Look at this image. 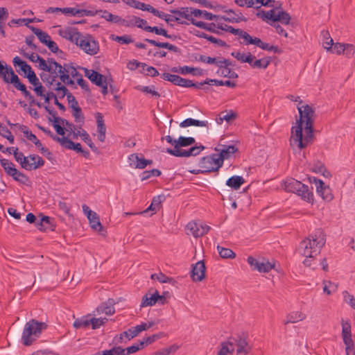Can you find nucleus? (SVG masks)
<instances>
[{"label": "nucleus", "instance_id": "f257e3e1", "mask_svg": "<svg viewBox=\"0 0 355 355\" xmlns=\"http://www.w3.org/2000/svg\"><path fill=\"white\" fill-rule=\"evenodd\" d=\"M302 103V101H300L297 105L299 119L296 120V125L291 128L290 139L291 146L293 148L297 147L299 150L306 148L314 139L315 110L312 106Z\"/></svg>", "mask_w": 355, "mask_h": 355}, {"label": "nucleus", "instance_id": "f03ea898", "mask_svg": "<svg viewBox=\"0 0 355 355\" xmlns=\"http://www.w3.org/2000/svg\"><path fill=\"white\" fill-rule=\"evenodd\" d=\"M46 327V323L32 319L25 324L21 336L22 343L25 346L32 345L36 338L40 336L42 329H45Z\"/></svg>", "mask_w": 355, "mask_h": 355}, {"label": "nucleus", "instance_id": "7ed1b4c3", "mask_svg": "<svg viewBox=\"0 0 355 355\" xmlns=\"http://www.w3.org/2000/svg\"><path fill=\"white\" fill-rule=\"evenodd\" d=\"M284 189L287 192L295 193L308 202H313V194L309 187L294 178H287L284 181Z\"/></svg>", "mask_w": 355, "mask_h": 355}, {"label": "nucleus", "instance_id": "20e7f679", "mask_svg": "<svg viewBox=\"0 0 355 355\" xmlns=\"http://www.w3.org/2000/svg\"><path fill=\"white\" fill-rule=\"evenodd\" d=\"M256 16L265 21H271L274 23L280 21L282 24L285 25L289 24L291 19L289 13L284 10H281L275 15V9H272L267 12L261 10L256 13Z\"/></svg>", "mask_w": 355, "mask_h": 355}, {"label": "nucleus", "instance_id": "39448f33", "mask_svg": "<svg viewBox=\"0 0 355 355\" xmlns=\"http://www.w3.org/2000/svg\"><path fill=\"white\" fill-rule=\"evenodd\" d=\"M76 44L90 55H94L99 51L98 42L91 35H83L81 34Z\"/></svg>", "mask_w": 355, "mask_h": 355}, {"label": "nucleus", "instance_id": "423d86ee", "mask_svg": "<svg viewBox=\"0 0 355 355\" xmlns=\"http://www.w3.org/2000/svg\"><path fill=\"white\" fill-rule=\"evenodd\" d=\"M311 238V245H309V248H311L314 257L317 255L320 249L324 245L325 243V236L323 232L318 229L315 231L314 234L309 236Z\"/></svg>", "mask_w": 355, "mask_h": 355}, {"label": "nucleus", "instance_id": "0eeeda50", "mask_svg": "<svg viewBox=\"0 0 355 355\" xmlns=\"http://www.w3.org/2000/svg\"><path fill=\"white\" fill-rule=\"evenodd\" d=\"M211 227L202 223L191 221L187 226L186 230L188 231L187 234H191L195 238H198L207 234Z\"/></svg>", "mask_w": 355, "mask_h": 355}, {"label": "nucleus", "instance_id": "6e6552de", "mask_svg": "<svg viewBox=\"0 0 355 355\" xmlns=\"http://www.w3.org/2000/svg\"><path fill=\"white\" fill-rule=\"evenodd\" d=\"M217 158V154L203 157L200 159V165L207 173L218 171L221 166H219V162L218 163Z\"/></svg>", "mask_w": 355, "mask_h": 355}, {"label": "nucleus", "instance_id": "1a4fd4ad", "mask_svg": "<svg viewBox=\"0 0 355 355\" xmlns=\"http://www.w3.org/2000/svg\"><path fill=\"white\" fill-rule=\"evenodd\" d=\"M309 180L311 183L315 184L316 191L323 200L330 201L333 199L331 189L328 186H325L323 181L315 177H309Z\"/></svg>", "mask_w": 355, "mask_h": 355}, {"label": "nucleus", "instance_id": "9d476101", "mask_svg": "<svg viewBox=\"0 0 355 355\" xmlns=\"http://www.w3.org/2000/svg\"><path fill=\"white\" fill-rule=\"evenodd\" d=\"M230 342L232 344L230 347H234L236 355H247L251 350V346L244 338L239 337Z\"/></svg>", "mask_w": 355, "mask_h": 355}, {"label": "nucleus", "instance_id": "9b49d317", "mask_svg": "<svg viewBox=\"0 0 355 355\" xmlns=\"http://www.w3.org/2000/svg\"><path fill=\"white\" fill-rule=\"evenodd\" d=\"M128 159L130 162V166L131 167L139 169L145 168L147 165L151 164L153 163L151 159H146L144 157H139L137 153H133L129 155Z\"/></svg>", "mask_w": 355, "mask_h": 355}, {"label": "nucleus", "instance_id": "f8f14e48", "mask_svg": "<svg viewBox=\"0 0 355 355\" xmlns=\"http://www.w3.org/2000/svg\"><path fill=\"white\" fill-rule=\"evenodd\" d=\"M205 265L202 261H198L191 272V277L194 282H200L205 277Z\"/></svg>", "mask_w": 355, "mask_h": 355}, {"label": "nucleus", "instance_id": "ddd939ff", "mask_svg": "<svg viewBox=\"0 0 355 355\" xmlns=\"http://www.w3.org/2000/svg\"><path fill=\"white\" fill-rule=\"evenodd\" d=\"M58 33L62 37L69 40L74 44H77V41H78L81 35V33L78 31L77 28L71 27H67L65 29L60 30Z\"/></svg>", "mask_w": 355, "mask_h": 355}, {"label": "nucleus", "instance_id": "4468645a", "mask_svg": "<svg viewBox=\"0 0 355 355\" xmlns=\"http://www.w3.org/2000/svg\"><path fill=\"white\" fill-rule=\"evenodd\" d=\"M224 12L227 13V15L232 14L235 16V17H227L225 16H221L220 19L224 20L225 21L229 22V23H239L241 21L246 22L248 21V19L243 15L241 12L239 11H235L232 9H228L225 10Z\"/></svg>", "mask_w": 355, "mask_h": 355}, {"label": "nucleus", "instance_id": "2eb2a0df", "mask_svg": "<svg viewBox=\"0 0 355 355\" xmlns=\"http://www.w3.org/2000/svg\"><path fill=\"white\" fill-rule=\"evenodd\" d=\"M215 150H220V154L219 155H218L217 158V162L218 163L219 162V166H223L224 159H228L232 154L237 151V148L233 145L225 146L221 150H218L217 148H215Z\"/></svg>", "mask_w": 355, "mask_h": 355}, {"label": "nucleus", "instance_id": "dca6fc26", "mask_svg": "<svg viewBox=\"0 0 355 355\" xmlns=\"http://www.w3.org/2000/svg\"><path fill=\"white\" fill-rule=\"evenodd\" d=\"M15 76L17 75L13 69L6 64H3V62L0 60V77L3 78V81L6 83H10V80Z\"/></svg>", "mask_w": 355, "mask_h": 355}, {"label": "nucleus", "instance_id": "f3484780", "mask_svg": "<svg viewBox=\"0 0 355 355\" xmlns=\"http://www.w3.org/2000/svg\"><path fill=\"white\" fill-rule=\"evenodd\" d=\"M10 83L12 84L17 90L20 91L23 95L28 98L29 102L34 98L31 92L27 90L26 85L21 83L18 76H15V77L13 76L12 79L10 80Z\"/></svg>", "mask_w": 355, "mask_h": 355}, {"label": "nucleus", "instance_id": "a211bd4d", "mask_svg": "<svg viewBox=\"0 0 355 355\" xmlns=\"http://www.w3.org/2000/svg\"><path fill=\"white\" fill-rule=\"evenodd\" d=\"M28 157V166L25 168L28 171L39 168L44 165V159L37 155H30Z\"/></svg>", "mask_w": 355, "mask_h": 355}, {"label": "nucleus", "instance_id": "6ab92c4d", "mask_svg": "<svg viewBox=\"0 0 355 355\" xmlns=\"http://www.w3.org/2000/svg\"><path fill=\"white\" fill-rule=\"evenodd\" d=\"M115 304L114 300L110 298L107 302H103L98 308V313H105L107 315H111L114 313L115 309L114 305Z\"/></svg>", "mask_w": 355, "mask_h": 355}, {"label": "nucleus", "instance_id": "aec40b11", "mask_svg": "<svg viewBox=\"0 0 355 355\" xmlns=\"http://www.w3.org/2000/svg\"><path fill=\"white\" fill-rule=\"evenodd\" d=\"M85 75L96 85L101 86L103 85L104 76L100 73L94 70L85 69Z\"/></svg>", "mask_w": 355, "mask_h": 355}, {"label": "nucleus", "instance_id": "412c9836", "mask_svg": "<svg viewBox=\"0 0 355 355\" xmlns=\"http://www.w3.org/2000/svg\"><path fill=\"white\" fill-rule=\"evenodd\" d=\"M80 136L81 139L89 146V148L94 151L96 152L98 148L93 143L89 134L83 129L73 132V139H77Z\"/></svg>", "mask_w": 355, "mask_h": 355}, {"label": "nucleus", "instance_id": "4be33fe9", "mask_svg": "<svg viewBox=\"0 0 355 355\" xmlns=\"http://www.w3.org/2000/svg\"><path fill=\"white\" fill-rule=\"evenodd\" d=\"M144 41L159 48H164L175 53H181V50L178 47L168 42H160L151 39H145Z\"/></svg>", "mask_w": 355, "mask_h": 355}, {"label": "nucleus", "instance_id": "5701e85b", "mask_svg": "<svg viewBox=\"0 0 355 355\" xmlns=\"http://www.w3.org/2000/svg\"><path fill=\"white\" fill-rule=\"evenodd\" d=\"M311 245V238L308 237L306 239L302 241L299 245V252L300 254H302L303 256H304L306 258H313L314 257V255L313 254V252L309 248V245Z\"/></svg>", "mask_w": 355, "mask_h": 355}, {"label": "nucleus", "instance_id": "b1692460", "mask_svg": "<svg viewBox=\"0 0 355 355\" xmlns=\"http://www.w3.org/2000/svg\"><path fill=\"white\" fill-rule=\"evenodd\" d=\"M306 318L305 313L301 311H293L288 314L284 321V324L288 323H296L299 321H302Z\"/></svg>", "mask_w": 355, "mask_h": 355}, {"label": "nucleus", "instance_id": "393cba45", "mask_svg": "<svg viewBox=\"0 0 355 355\" xmlns=\"http://www.w3.org/2000/svg\"><path fill=\"white\" fill-rule=\"evenodd\" d=\"M35 227L40 231H46L53 230V225L51 222V218L46 216H42L40 219H37Z\"/></svg>", "mask_w": 355, "mask_h": 355}, {"label": "nucleus", "instance_id": "a878e982", "mask_svg": "<svg viewBox=\"0 0 355 355\" xmlns=\"http://www.w3.org/2000/svg\"><path fill=\"white\" fill-rule=\"evenodd\" d=\"M13 64L15 67H19L20 70L26 76L33 71L31 67L25 61L22 60L19 57L16 56L12 60Z\"/></svg>", "mask_w": 355, "mask_h": 355}, {"label": "nucleus", "instance_id": "bb28decb", "mask_svg": "<svg viewBox=\"0 0 355 355\" xmlns=\"http://www.w3.org/2000/svg\"><path fill=\"white\" fill-rule=\"evenodd\" d=\"M0 163L6 174L12 178L14 177L17 170L15 168V164L8 159L4 158L0 159Z\"/></svg>", "mask_w": 355, "mask_h": 355}, {"label": "nucleus", "instance_id": "cd10ccee", "mask_svg": "<svg viewBox=\"0 0 355 355\" xmlns=\"http://www.w3.org/2000/svg\"><path fill=\"white\" fill-rule=\"evenodd\" d=\"M244 182L245 180L243 177L234 175L227 180L226 185L234 190H238Z\"/></svg>", "mask_w": 355, "mask_h": 355}, {"label": "nucleus", "instance_id": "c85d7f7f", "mask_svg": "<svg viewBox=\"0 0 355 355\" xmlns=\"http://www.w3.org/2000/svg\"><path fill=\"white\" fill-rule=\"evenodd\" d=\"M192 24L211 33L220 34V32L215 29L216 25L214 23L207 24L201 21L192 20Z\"/></svg>", "mask_w": 355, "mask_h": 355}, {"label": "nucleus", "instance_id": "c756f323", "mask_svg": "<svg viewBox=\"0 0 355 355\" xmlns=\"http://www.w3.org/2000/svg\"><path fill=\"white\" fill-rule=\"evenodd\" d=\"M32 32L37 37L39 40L43 43L44 44H46L48 40H51V36L46 32L35 27V26H28Z\"/></svg>", "mask_w": 355, "mask_h": 355}, {"label": "nucleus", "instance_id": "7c9ffc66", "mask_svg": "<svg viewBox=\"0 0 355 355\" xmlns=\"http://www.w3.org/2000/svg\"><path fill=\"white\" fill-rule=\"evenodd\" d=\"M124 2L130 7L139 9L141 10L148 11L150 12L153 8V6L149 4H146L145 3L137 0H127L124 1Z\"/></svg>", "mask_w": 355, "mask_h": 355}, {"label": "nucleus", "instance_id": "2f4dec72", "mask_svg": "<svg viewBox=\"0 0 355 355\" xmlns=\"http://www.w3.org/2000/svg\"><path fill=\"white\" fill-rule=\"evenodd\" d=\"M88 220H89V224L91 225V227L95 231H98V232H101L103 227L102 224L100 222L99 217L98 214L96 212H93L91 214V216L87 217Z\"/></svg>", "mask_w": 355, "mask_h": 355}, {"label": "nucleus", "instance_id": "473e14b6", "mask_svg": "<svg viewBox=\"0 0 355 355\" xmlns=\"http://www.w3.org/2000/svg\"><path fill=\"white\" fill-rule=\"evenodd\" d=\"M271 58L270 57L268 58H263L259 60H256L254 61V60L252 61V62L249 63V64L253 68V69H266L268 65L270 64Z\"/></svg>", "mask_w": 355, "mask_h": 355}, {"label": "nucleus", "instance_id": "72a5a7b5", "mask_svg": "<svg viewBox=\"0 0 355 355\" xmlns=\"http://www.w3.org/2000/svg\"><path fill=\"white\" fill-rule=\"evenodd\" d=\"M170 12L172 14L176 15L178 17H183L191 21L192 24V20H196L191 17V15L189 13V8L188 7H182L180 10L178 9H173L171 10Z\"/></svg>", "mask_w": 355, "mask_h": 355}, {"label": "nucleus", "instance_id": "f704fd0d", "mask_svg": "<svg viewBox=\"0 0 355 355\" xmlns=\"http://www.w3.org/2000/svg\"><path fill=\"white\" fill-rule=\"evenodd\" d=\"M56 73L62 82H64V80H67L69 76V71H67L60 64H59V67H53V71L51 72V75H56Z\"/></svg>", "mask_w": 355, "mask_h": 355}, {"label": "nucleus", "instance_id": "c9c22d12", "mask_svg": "<svg viewBox=\"0 0 355 355\" xmlns=\"http://www.w3.org/2000/svg\"><path fill=\"white\" fill-rule=\"evenodd\" d=\"M231 55L243 63L246 62L248 64L252 62V61L255 58V57L250 52L248 53L247 55H245L244 53H242L239 51L232 52Z\"/></svg>", "mask_w": 355, "mask_h": 355}, {"label": "nucleus", "instance_id": "e433bc0d", "mask_svg": "<svg viewBox=\"0 0 355 355\" xmlns=\"http://www.w3.org/2000/svg\"><path fill=\"white\" fill-rule=\"evenodd\" d=\"M207 124H208L207 121H199V120L189 118V119H187L184 120L183 121H182L180 123V126L182 128H186V127H189L191 125L203 127V126H207Z\"/></svg>", "mask_w": 355, "mask_h": 355}, {"label": "nucleus", "instance_id": "4c0bfd02", "mask_svg": "<svg viewBox=\"0 0 355 355\" xmlns=\"http://www.w3.org/2000/svg\"><path fill=\"white\" fill-rule=\"evenodd\" d=\"M196 140L193 137H185L180 136L177 139V144L175 145V149H180L181 147H187L195 144Z\"/></svg>", "mask_w": 355, "mask_h": 355}, {"label": "nucleus", "instance_id": "58836bf2", "mask_svg": "<svg viewBox=\"0 0 355 355\" xmlns=\"http://www.w3.org/2000/svg\"><path fill=\"white\" fill-rule=\"evenodd\" d=\"M166 153L175 157H190L192 156L191 148L189 150L167 148Z\"/></svg>", "mask_w": 355, "mask_h": 355}, {"label": "nucleus", "instance_id": "ea45409f", "mask_svg": "<svg viewBox=\"0 0 355 355\" xmlns=\"http://www.w3.org/2000/svg\"><path fill=\"white\" fill-rule=\"evenodd\" d=\"M157 302V296L156 293V291L154 293L151 295V296H148V294H146L143 297L141 303V306H153Z\"/></svg>", "mask_w": 355, "mask_h": 355}, {"label": "nucleus", "instance_id": "a19ab883", "mask_svg": "<svg viewBox=\"0 0 355 355\" xmlns=\"http://www.w3.org/2000/svg\"><path fill=\"white\" fill-rule=\"evenodd\" d=\"M13 155L15 160L19 162L23 168H27L28 165V157H24L23 153L19 152L18 148H15L13 151Z\"/></svg>", "mask_w": 355, "mask_h": 355}, {"label": "nucleus", "instance_id": "79ce46f5", "mask_svg": "<svg viewBox=\"0 0 355 355\" xmlns=\"http://www.w3.org/2000/svg\"><path fill=\"white\" fill-rule=\"evenodd\" d=\"M73 327L76 329H87L90 325L89 315L77 318L73 322Z\"/></svg>", "mask_w": 355, "mask_h": 355}, {"label": "nucleus", "instance_id": "37998d69", "mask_svg": "<svg viewBox=\"0 0 355 355\" xmlns=\"http://www.w3.org/2000/svg\"><path fill=\"white\" fill-rule=\"evenodd\" d=\"M217 250L220 257L223 259H234L236 257V254L230 248L217 245Z\"/></svg>", "mask_w": 355, "mask_h": 355}, {"label": "nucleus", "instance_id": "c03bdc74", "mask_svg": "<svg viewBox=\"0 0 355 355\" xmlns=\"http://www.w3.org/2000/svg\"><path fill=\"white\" fill-rule=\"evenodd\" d=\"M180 71L181 74L192 73L194 76H202L203 74L202 69L188 66L180 67Z\"/></svg>", "mask_w": 355, "mask_h": 355}, {"label": "nucleus", "instance_id": "a18cd8bd", "mask_svg": "<svg viewBox=\"0 0 355 355\" xmlns=\"http://www.w3.org/2000/svg\"><path fill=\"white\" fill-rule=\"evenodd\" d=\"M72 112V115L75 118L76 123H80V125H83L85 122V116L82 112L81 108L78 106L74 107Z\"/></svg>", "mask_w": 355, "mask_h": 355}, {"label": "nucleus", "instance_id": "49530a36", "mask_svg": "<svg viewBox=\"0 0 355 355\" xmlns=\"http://www.w3.org/2000/svg\"><path fill=\"white\" fill-rule=\"evenodd\" d=\"M48 120L49 121L53 122V128L58 135L63 136L65 134L64 128L59 124V123H61L62 118L55 117V119H52L51 117H49Z\"/></svg>", "mask_w": 355, "mask_h": 355}, {"label": "nucleus", "instance_id": "de8ad7c7", "mask_svg": "<svg viewBox=\"0 0 355 355\" xmlns=\"http://www.w3.org/2000/svg\"><path fill=\"white\" fill-rule=\"evenodd\" d=\"M230 345H232L230 342L221 343V347L217 355H227L228 354H232L234 352V347L230 348Z\"/></svg>", "mask_w": 355, "mask_h": 355}, {"label": "nucleus", "instance_id": "09e8293b", "mask_svg": "<svg viewBox=\"0 0 355 355\" xmlns=\"http://www.w3.org/2000/svg\"><path fill=\"white\" fill-rule=\"evenodd\" d=\"M101 355H125L124 349L120 346L100 352Z\"/></svg>", "mask_w": 355, "mask_h": 355}, {"label": "nucleus", "instance_id": "8fccbe9b", "mask_svg": "<svg viewBox=\"0 0 355 355\" xmlns=\"http://www.w3.org/2000/svg\"><path fill=\"white\" fill-rule=\"evenodd\" d=\"M35 21V18H33V19H29V18H23V19H12L8 24V25L9 26H11L12 24H19L20 26L24 24L25 26H26L28 28V26H31L30 25H28L30 23H33Z\"/></svg>", "mask_w": 355, "mask_h": 355}, {"label": "nucleus", "instance_id": "3c124183", "mask_svg": "<svg viewBox=\"0 0 355 355\" xmlns=\"http://www.w3.org/2000/svg\"><path fill=\"white\" fill-rule=\"evenodd\" d=\"M19 130L21 131L24 136L33 143H34L37 139V137L28 130V127L24 125H19Z\"/></svg>", "mask_w": 355, "mask_h": 355}, {"label": "nucleus", "instance_id": "603ef678", "mask_svg": "<svg viewBox=\"0 0 355 355\" xmlns=\"http://www.w3.org/2000/svg\"><path fill=\"white\" fill-rule=\"evenodd\" d=\"M35 60H37V62H39V68L44 71H46L51 73V72L53 71V67L52 66H48L46 60H45L44 58H42L40 56H36Z\"/></svg>", "mask_w": 355, "mask_h": 355}, {"label": "nucleus", "instance_id": "864d4df0", "mask_svg": "<svg viewBox=\"0 0 355 355\" xmlns=\"http://www.w3.org/2000/svg\"><path fill=\"white\" fill-rule=\"evenodd\" d=\"M191 80L186 79L182 78L180 76L176 75L174 81H173V84L175 85L183 87H190Z\"/></svg>", "mask_w": 355, "mask_h": 355}, {"label": "nucleus", "instance_id": "5fc2aeb1", "mask_svg": "<svg viewBox=\"0 0 355 355\" xmlns=\"http://www.w3.org/2000/svg\"><path fill=\"white\" fill-rule=\"evenodd\" d=\"M107 321V319L106 318H89V323L92 325V329H96L100 328Z\"/></svg>", "mask_w": 355, "mask_h": 355}, {"label": "nucleus", "instance_id": "6e6d98bb", "mask_svg": "<svg viewBox=\"0 0 355 355\" xmlns=\"http://www.w3.org/2000/svg\"><path fill=\"white\" fill-rule=\"evenodd\" d=\"M234 3L239 7L254 8L257 10L261 8V6H254L253 0H234Z\"/></svg>", "mask_w": 355, "mask_h": 355}, {"label": "nucleus", "instance_id": "4d7b16f0", "mask_svg": "<svg viewBox=\"0 0 355 355\" xmlns=\"http://www.w3.org/2000/svg\"><path fill=\"white\" fill-rule=\"evenodd\" d=\"M322 34L323 37L327 40L326 42H324L323 46L327 51L332 50V48L334 45L333 39L330 37V35L328 31H322Z\"/></svg>", "mask_w": 355, "mask_h": 355}, {"label": "nucleus", "instance_id": "13d9d810", "mask_svg": "<svg viewBox=\"0 0 355 355\" xmlns=\"http://www.w3.org/2000/svg\"><path fill=\"white\" fill-rule=\"evenodd\" d=\"M144 328L145 327H143L141 324L137 325L136 327H134L131 329H129L127 331L128 332V340H130V339L137 336L140 332L144 331Z\"/></svg>", "mask_w": 355, "mask_h": 355}, {"label": "nucleus", "instance_id": "bf43d9fd", "mask_svg": "<svg viewBox=\"0 0 355 355\" xmlns=\"http://www.w3.org/2000/svg\"><path fill=\"white\" fill-rule=\"evenodd\" d=\"M56 141L59 142L62 147H64L67 149H69V150L73 149V145L75 144L73 141H72L67 137H61V138L60 137L56 138Z\"/></svg>", "mask_w": 355, "mask_h": 355}, {"label": "nucleus", "instance_id": "052dcab7", "mask_svg": "<svg viewBox=\"0 0 355 355\" xmlns=\"http://www.w3.org/2000/svg\"><path fill=\"white\" fill-rule=\"evenodd\" d=\"M222 76L229 78L236 79L239 77L238 74L232 70L230 67H224L219 73Z\"/></svg>", "mask_w": 355, "mask_h": 355}, {"label": "nucleus", "instance_id": "680f3d73", "mask_svg": "<svg viewBox=\"0 0 355 355\" xmlns=\"http://www.w3.org/2000/svg\"><path fill=\"white\" fill-rule=\"evenodd\" d=\"M12 178L17 181L20 182L21 184L27 185L28 182H29L28 177L23 173L22 172H20L19 171L17 170V173L15 174L14 177Z\"/></svg>", "mask_w": 355, "mask_h": 355}, {"label": "nucleus", "instance_id": "e2e57ef3", "mask_svg": "<svg viewBox=\"0 0 355 355\" xmlns=\"http://www.w3.org/2000/svg\"><path fill=\"white\" fill-rule=\"evenodd\" d=\"M161 175V171L158 169H152L150 171H145L141 173V180H146L150 177H158Z\"/></svg>", "mask_w": 355, "mask_h": 355}, {"label": "nucleus", "instance_id": "0e129e2a", "mask_svg": "<svg viewBox=\"0 0 355 355\" xmlns=\"http://www.w3.org/2000/svg\"><path fill=\"white\" fill-rule=\"evenodd\" d=\"M274 267H275V265L271 263H270L268 261H260L259 262V265L258 271L260 272H268Z\"/></svg>", "mask_w": 355, "mask_h": 355}, {"label": "nucleus", "instance_id": "69168bd1", "mask_svg": "<svg viewBox=\"0 0 355 355\" xmlns=\"http://www.w3.org/2000/svg\"><path fill=\"white\" fill-rule=\"evenodd\" d=\"M312 171L315 173H322L324 176L327 177L329 173L327 171L324 165L320 162L315 164L312 168Z\"/></svg>", "mask_w": 355, "mask_h": 355}, {"label": "nucleus", "instance_id": "338daca9", "mask_svg": "<svg viewBox=\"0 0 355 355\" xmlns=\"http://www.w3.org/2000/svg\"><path fill=\"white\" fill-rule=\"evenodd\" d=\"M223 112V119L227 123H230L236 119L237 114L232 110L224 111Z\"/></svg>", "mask_w": 355, "mask_h": 355}, {"label": "nucleus", "instance_id": "774afa93", "mask_svg": "<svg viewBox=\"0 0 355 355\" xmlns=\"http://www.w3.org/2000/svg\"><path fill=\"white\" fill-rule=\"evenodd\" d=\"M344 300L347 302L352 308L355 309V298L353 295H350L347 291L343 293Z\"/></svg>", "mask_w": 355, "mask_h": 355}]
</instances>
